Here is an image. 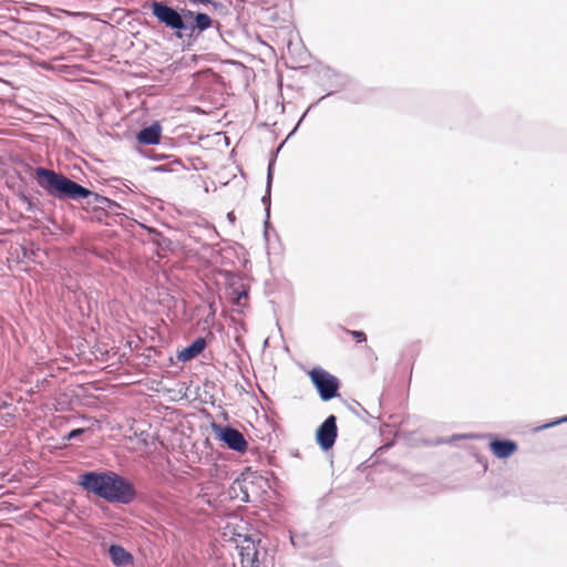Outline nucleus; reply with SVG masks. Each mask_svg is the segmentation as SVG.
I'll list each match as a JSON object with an SVG mask.
<instances>
[{"label": "nucleus", "mask_w": 567, "mask_h": 567, "mask_svg": "<svg viewBox=\"0 0 567 567\" xmlns=\"http://www.w3.org/2000/svg\"><path fill=\"white\" fill-rule=\"evenodd\" d=\"M79 484L109 502L128 504L135 497L133 485L114 472H86L79 476Z\"/></svg>", "instance_id": "nucleus-1"}, {"label": "nucleus", "mask_w": 567, "mask_h": 567, "mask_svg": "<svg viewBox=\"0 0 567 567\" xmlns=\"http://www.w3.org/2000/svg\"><path fill=\"white\" fill-rule=\"evenodd\" d=\"M34 176L39 186L58 199H82L92 194L90 189L52 169L38 167Z\"/></svg>", "instance_id": "nucleus-2"}, {"label": "nucleus", "mask_w": 567, "mask_h": 567, "mask_svg": "<svg viewBox=\"0 0 567 567\" xmlns=\"http://www.w3.org/2000/svg\"><path fill=\"white\" fill-rule=\"evenodd\" d=\"M239 549L240 567H272L268 550L251 539H245Z\"/></svg>", "instance_id": "nucleus-3"}, {"label": "nucleus", "mask_w": 567, "mask_h": 567, "mask_svg": "<svg viewBox=\"0 0 567 567\" xmlns=\"http://www.w3.org/2000/svg\"><path fill=\"white\" fill-rule=\"evenodd\" d=\"M311 382L323 401H329L338 395L339 380L321 368H313L309 371Z\"/></svg>", "instance_id": "nucleus-4"}, {"label": "nucleus", "mask_w": 567, "mask_h": 567, "mask_svg": "<svg viewBox=\"0 0 567 567\" xmlns=\"http://www.w3.org/2000/svg\"><path fill=\"white\" fill-rule=\"evenodd\" d=\"M152 13L172 29L182 30L185 27L181 14L162 2L153 1Z\"/></svg>", "instance_id": "nucleus-5"}, {"label": "nucleus", "mask_w": 567, "mask_h": 567, "mask_svg": "<svg viewBox=\"0 0 567 567\" xmlns=\"http://www.w3.org/2000/svg\"><path fill=\"white\" fill-rule=\"evenodd\" d=\"M217 437L223 441L229 449L244 453L248 449V443L244 435L236 429L230 426H215Z\"/></svg>", "instance_id": "nucleus-6"}, {"label": "nucleus", "mask_w": 567, "mask_h": 567, "mask_svg": "<svg viewBox=\"0 0 567 567\" xmlns=\"http://www.w3.org/2000/svg\"><path fill=\"white\" fill-rule=\"evenodd\" d=\"M336 437H337L336 416L330 415L319 426V429L317 431V440L322 449L328 450L334 444Z\"/></svg>", "instance_id": "nucleus-7"}, {"label": "nucleus", "mask_w": 567, "mask_h": 567, "mask_svg": "<svg viewBox=\"0 0 567 567\" xmlns=\"http://www.w3.org/2000/svg\"><path fill=\"white\" fill-rule=\"evenodd\" d=\"M517 444L514 441L495 439L489 442V450L498 458H507L517 451Z\"/></svg>", "instance_id": "nucleus-8"}, {"label": "nucleus", "mask_w": 567, "mask_h": 567, "mask_svg": "<svg viewBox=\"0 0 567 567\" xmlns=\"http://www.w3.org/2000/svg\"><path fill=\"white\" fill-rule=\"evenodd\" d=\"M161 136L162 126L158 122H154L151 126L141 130L136 138L142 145H156L161 142Z\"/></svg>", "instance_id": "nucleus-9"}, {"label": "nucleus", "mask_w": 567, "mask_h": 567, "mask_svg": "<svg viewBox=\"0 0 567 567\" xmlns=\"http://www.w3.org/2000/svg\"><path fill=\"white\" fill-rule=\"evenodd\" d=\"M207 342L203 337L195 339L188 347L178 352L177 358L183 362H187L199 355L206 348Z\"/></svg>", "instance_id": "nucleus-10"}, {"label": "nucleus", "mask_w": 567, "mask_h": 567, "mask_svg": "<svg viewBox=\"0 0 567 567\" xmlns=\"http://www.w3.org/2000/svg\"><path fill=\"white\" fill-rule=\"evenodd\" d=\"M109 554L115 566L122 567L133 563V556L120 545H111Z\"/></svg>", "instance_id": "nucleus-11"}, {"label": "nucleus", "mask_w": 567, "mask_h": 567, "mask_svg": "<svg viewBox=\"0 0 567 567\" xmlns=\"http://www.w3.org/2000/svg\"><path fill=\"white\" fill-rule=\"evenodd\" d=\"M196 28L200 31H204L212 27L213 20L206 13H197L195 18Z\"/></svg>", "instance_id": "nucleus-12"}, {"label": "nucleus", "mask_w": 567, "mask_h": 567, "mask_svg": "<svg viewBox=\"0 0 567 567\" xmlns=\"http://www.w3.org/2000/svg\"><path fill=\"white\" fill-rule=\"evenodd\" d=\"M344 331L347 333H349L350 336H352L354 341L358 342V343L367 341V336H365V333L363 331H354V330H349V329H344Z\"/></svg>", "instance_id": "nucleus-13"}, {"label": "nucleus", "mask_w": 567, "mask_h": 567, "mask_svg": "<svg viewBox=\"0 0 567 567\" xmlns=\"http://www.w3.org/2000/svg\"><path fill=\"white\" fill-rule=\"evenodd\" d=\"M85 429H75V430H72L68 436H66V440H73L75 437H78L79 435H81L82 433H84Z\"/></svg>", "instance_id": "nucleus-14"}, {"label": "nucleus", "mask_w": 567, "mask_h": 567, "mask_svg": "<svg viewBox=\"0 0 567 567\" xmlns=\"http://www.w3.org/2000/svg\"><path fill=\"white\" fill-rule=\"evenodd\" d=\"M241 298H247V292H241L239 293V296L237 297V302L239 303Z\"/></svg>", "instance_id": "nucleus-15"}, {"label": "nucleus", "mask_w": 567, "mask_h": 567, "mask_svg": "<svg viewBox=\"0 0 567 567\" xmlns=\"http://www.w3.org/2000/svg\"><path fill=\"white\" fill-rule=\"evenodd\" d=\"M209 308H210V311H212V316H215L216 310H215V308H214V305H213V303H210V305H209Z\"/></svg>", "instance_id": "nucleus-16"}]
</instances>
